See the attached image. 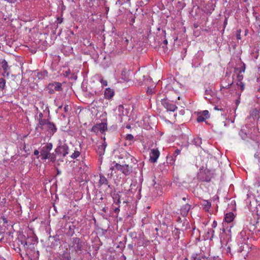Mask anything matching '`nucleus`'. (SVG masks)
<instances>
[{"instance_id":"obj_1","label":"nucleus","mask_w":260,"mask_h":260,"mask_svg":"<svg viewBox=\"0 0 260 260\" xmlns=\"http://www.w3.org/2000/svg\"><path fill=\"white\" fill-rule=\"evenodd\" d=\"M217 176L216 171L208 168L206 164L200 169L198 173V178L201 181L210 182L215 179Z\"/></svg>"},{"instance_id":"obj_14","label":"nucleus","mask_w":260,"mask_h":260,"mask_svg":"<svg viewBox=\"0 0 260 260\" xmlns=\"http://www.w3.org/2000/svg\"><path fill=\"white\" fill-rule=\"evenodd\" d=\"M159 156V152L158 150L152 149L150 152V160L152 162H155Z\"/></svg>"},{"instance_id":"obj_58","label":"nucleus","mask_w":260,"mask_h":260,"mask_svg":"<svg viewBox=\"0 0 260 260\" xmlns=\"http://www.w3.org/2000/svg\"><path fill=\"white\" fill-rule=\"evenodd\" d=\"M225 24L227 23L226 21L224 22Z\"/></svg>"},{"instance_id":"obj_45","label":"nucleus","mask_w":260,"mask_h":260,"mask_svg":"<svg viewBox=\"0 0 260 260\" xmlns=\"http://www.w3.org/2000/svg\"><path fill=\"white\" fill-rule=\"evenodd\" d=\"M214 110H220V111H222V110H223V108H219L218 107V106H215V107H214Z\"/></svg>"},{"instance_id":"obj_30","label":"nucleus","mask_w":260,"mask_h":260,"mask_svg":"<svg viewBox=\"0 0 260 260\" xmlns=\"http://www.w3.org/2000/svg\"><path fill=\"white\" fill-rule=\"evenodd\" d=\"M207 118L205 117L203 115L201 114H199L197 117V121L198 122H203Z\"/></svg>"},{"instance_id":"obj_39","label":"nucleus","mask_w":260,"mask_h":260,"mask_svg":"<svg viewBox=\"0 0 260 260\" xmlns=\"http://www.w3.org/2000/svg\"><path fill=\"white\" fill-rule=\"evenodd\" d=\"M64 111L66 113L68 112L69 111V107L68 105H65L63 108Z\"/></svg>"},{"instance_id":"obj_47","label":"nucleus","mask_w":260,"mask_h":260,"mask_svg":"<svg viewBox=\"0 0 260 260\" xmlns=\"http://www.w3.org/2000/svg\"><path fill=\"white\" fill-rule=\"evenodd\" d=\"M164 43L166 45L168 44V41L167 40H164Z\"/></svg>"},{"instance_id":"obj_12","label":"nucleus","mask_w":260,"mask_h":260,"mask_svg":"<svg viewBox=\"0 0 260 260\" xmlns=\"http://www.w3.org/2000/svg\"><path fill=\"white\" fill-rule=\"evenodd\" d=\"M73 245L72 247L76 250V252L81 251L82 250V242L79 238H74L72 240Z\"/></svg>"},{"instance_id":"obj_50","label":"nucleus","mask_w":260,"mask_h":260,"mask_svg":"<svg viewBox=\"0 0 260 260\" xmlns=\"http://www.w3.org/2000/svg\"><path fill=\"white\" fill-rule=\"evenodd\" d=\"M0 260H5V259L3 257L0 256Z\"/></svg>"},{"instance_id":"obj_24","label":"nucleus","mask_w":260,"mask_h":260,"mask_svg":"<svg viewBox=\"0 0 260 260\" xmlns=\"http://www.w3.org/2000/svg\"><path fill=\"white\" fill-rule=\"evenodd\" d=\"M191 260H207V259L205 256H202L194 254L192 255Z\"/></svg>"},{"instance_id":"obj_8","label":"nucleus","mask_w":260,"mask_h":260,"mask_svg":"<svg viewBox=\"0 0 260 260\" xmlns=\"http://www.w3.org/2000/svg\"><path fill=\"white\" fill-rule=\"evenodd\" d=\"M161 104L168 111L174 112L177 108L173 101L163 99L161 101Z\"/></svg>"},{"instance_id":"obj_53","label":"nucleus","mask_w":260,"mask_h":260,"mask_svg":"<svg viewBox=\"0 0 260 260\" xmlns=\"http://www.w3.org/2000/svg\"><path fill=\"white\" fill-rule=\"evenodd\" d=\"M62 108V106H60L58 107V109H61Z\"/></svg>"},{"instance_id":"obj_33","label":"nucleus","mask_w":260,"mask_h":260,"mask_svg":"<svg viewBox=\"0 0 260 260\" xmlns=\"http://www.w3.org/2000/svg\"><path fill=\"white\" fill-rule=\"evenodd\" d=\"M125 139L126 140L132 141L134 140V136L132 134H128L126 136Z\"/></svg>"},{"instance_id":"obj_56","label":"nucleus","mask_w":260,"mask_h":260,"mask_svg":"<svg viewBox=\"0 0 260 260\" xmlns=\"http://www.w3.org/2000/svg\"><path fill=\"white\" fill-rule=\"evenodd\" d=\"M120 200H119V199H118L117 203H120Z\"/></svg>"},{"instance_id":"obj_57","label":"nucleus","mask_w":260,"mask_h":260,"mask_svg":"<svg viewBox=\"0 0 260 260\" xmlns=\"http://www.w3.org/2000/svg\"><path fill=\"white\" fill-rule=\"evenodd\" d=\"M206 98L207 99V97H206ZM208 100H210V99H209V98H208Z\"/></svg>"},{"instance_id":"obj_54","label":"nucleus","mask_w":260,"mask_h":260,"mask_svg":"<svg viewBox=\"0 0 260 260\" xmlns=\"http://www.w3.org/2000/svg\"><path fill=\"white\" fill-rule=\"evenodd\" d=\"M183 260H188V259L187 258H185Z\"/></svg>"},{"instance_id":"obj_55","label":"nucleus","mask_w":260,"mask_h":260,"mask_svg":"<svg viewBox=\"0 0 260 260\" xmlns=\"http://www.w3.org/2000/svg\"><path fill=\"white\" fill-rule=\"evenodd\" d=\"M183 200L184 201H185V200H186V198H183Z\"/></svg>"},{"instance_id":"obj_20","label":"nucleus","mask_w":260,"mask_h":260,"mask_svg":"<svg viewBox=\"0 0 260 260\" xmlns=\"http://www.w3.org/2000/svg\"><path fill=\"white\" fill-rule=\"evenodd\" d=\"M38 124L37 126V128H40L41 129H43V126H46L47 124H48V123L49 121L47 119H38Z\"/></svg>"},{"instance_id":"obj_37","label":"nucleus","mask_w":260,"mask_h":260,"mask_svg":"<svg viewBox=\"0 0 260 260\" xmlns=\"http://www.w3.org/2000/svg\"><path fill=\"white\" fill-rule=\"evenodd\" d=\"M43 116V113L40 112V113H39L38 116V115L36 116V117L37 118V120H38V119H41V118L42 119Z\"/></svg>"},{"instance_id":"obj_10","label":"nucleus","mask_w":260,"mask_h":260,"mask_svg":"<svg viewBox=\"0 0 260 260\" xmlns=\"http://www.w3.org/2000/svg\"><path fill=\"white\" fill-rule=\"evenodd\" d=\"M107 147V144L105 142V138H104L103 141L101 143V144L99 145L97 153L99 156V160L102 161V157L104 155L105 151V149Z\"/></svg>"},{"instance_id":"obj_41","label":"nucleus","mask_w":260,"mask_h":260,"mask_svg":"<svg viewBox=\"0 0 260 260\" xmlns=\"http://www.w3.org/2000/svg\"><path fill=\"white\" fill-rule=\"evenodd\" d=\"M39 153H40V151H39L38 150H35L34 152V155L38 156H39Z\"/></svg>"},{"instance_id":"obj_34","label":"nucleus","mask_w":260,"mask_h":260,"mask_svg":"<svg viewBox=\"0 0 260 260\" xmlns=\"http://www.w3.org/2000/svg\"><path fill=\"white\" fill-rule=\"evenodd\" d=\"M202 115H203L205 117L208 118L209 117V112L207 110H204L203 111L202 113H201Z\"/></svg>"},{"instance_id":"obj_27","label":"nucleus","mask_w":260,"mask_h":260,"mask_svg":"<svg viewBox=\"0 0 260 260\" xmlns=\"http://www.w3.org/2000/svg\"><path fill=\"white\" fill-rule=\"evenodd\" d=\"M20 242L21 243V245L24 248H27V246L30 244V243L27 241L26 240H20Z\"/></svg>"},{"instance_id":"obj_52","label":"nucleus","mask_w":260,"mask_h":260,"mask_svg":"<svg viewBox=\"0 0 260 260\" xmlns=\"http://www.w3.org/2000/svg\"><path fill=\"white\" fill-rule=\"evenodd\" d=\"M146 2H150L151 0H145Z\"/></svg>"},{"instance_id":"obj_36","label":"nucleus","mask_w":260,"mask_h":260,"mask_svg":"<svg viewBox=\"0 0 260 260\" xmlns=\"http://www.w3.org/2000/svg\"><path fill=\"white\" fill-rule=\"evenodd\" d=\"M240 33H241V30H238L236 34V37L238 40L241 39Z\"/></svg>"},{"instance_id":"obj_40","label":"nucleus","mask_w":260,"mask_h":260,"mask_svg":"<svg viewBox=\"0 0 260 260\" xmlns=\"http://www.w3.org/2000/svg\"><path fill=\"white\" fill-rule=\"evenodd\" d=\"M217 225V223L215 220H214L212 224V227L213 228H215Z\"/></svg>"},{"instance_id":"obj_18","label":"nucleus","mask_w":260,"mask_h":260,"mask_svg":"<svg viewBox=\"0 0 260 260\" xmlns=\"http://www.w3.org/2000/svg\"><path fill=\"white\" fill-rule=\"evenodd\" d=\"M190 206L188 204H186L183 205V206H182V207L181 208V209H180V212H181V214H182V215L183 216H186L187 214H188L189 210H190Z\"/></svg>"},{"instance_id":"obj_49","label":"nucleus","mask_w":260,"mask_h":260,"mask_svg":"<svg viewBox=\"0 0 260 260\" xmlns=\"http://www.w3.org/2000/svg\"><path fill=\"white\" fill-rule=\"evenodd\" d=\"M131 161L133 162L134 161V159H135V158L134 157H133L132 156H131Z\"/></svg>"},{"instance_id":"obj_25","label":"nucleus","mask_w":260,"mask_h":260,"mask_svg":"<svg viewBox=\"0 0 260 260\" xmlns=\"http://www.w3.org/2000/svg\"><path fill=\"white\" fill-rule=\"evenodd\" d=\"M193 143L195 145L199 146L202 144V140L200 138H194Z\"/></svg>"},{"instance_id":"obj_21","label":"nucleus","mask_w":260,"mask_h":260,"mask_svg":"<svg viewBox=\"0 0 260 260\" xmlns=\"http://www.w3.org/2000/svg\"><path fill=\"white\" fill-rule=\"evenodd\" d=\"M234 214L232 212H229L225 215L224 220L226 223H231L234 219Z\"/></svg>"},{"instance_id":"obj_22","label":"nucleus","mask_w":260,"mask_h":260,"mask_svg":"<svg viewBox=\"0 0 260 260\" xmlns=\"http://www.w3.org/2000/svg\"><path fill=\"white\" fill-rule=\"evenodd\" d=\"M238 79V82L237 83V85L238 86H240L241 91H243L245 88V85L241 81L243 77L242 76L238 75L237 76Z\"/></svg>"},{"instance_id":"obj_48","label":"nucleus","mask_w":260,"mask_h":260,"mask_svg":"<svg viewBox=\"0 0 260 260\" xmlns=\"http://www.w3.org/2000/svg\"><path fill=\"white\" fill-rule=\"evenodd\" d=\"M180 114H181L183 115V114H184V111L181 110V111H180Z\"/></svg>"},{"instance_id":"obj_19","label":"nucleus","mask_w":260,"mask_h":260,"mask_svg":"<svg viewBox=\"0 0 260 260\" xmlns=\"http://www.w3.org/2000/svg\"><path fill=\"white\" fill-rule=\"evenodd\" d=\"M114 94V92L113 89H111L110 88L106 89L104 92V96L106 99H110L113 96Z\"/></svg>"},{"instance_id":"obj_42","label":"nucleus","mask_w":260,"mask_h":260,"mask_svg":"<svg viewBox=\"0 0 260 260\" xmlns=\"http://www.w3.org/2000/svg\"><path fill=\"white\" fill-rule=\"evenodd\" d=\"M147 92L149 94H152L153 93L152 89L148 87L147 90Z\"/></svg>"},{"instance_id":"obj_46","label":"nucleus","mask_w":260,"mask_h":260,"mask_svg":"<svg viewBox=\"0 0 260 260\" xmlns=\"http://www.w3.org/2000/svg\"><path fill=\"white\" fill-rule=\"evenodd\" d=\"M240 103V99H238L236 101V104L237 106H238Z\"/></svg>"},{"instance_id":"obj_13","label":"nucleus","mask_w":260,"mask_h":260,"mask_svg":"<svg viewBox=\"0 0 260 260\" xmlns=\"http://www.w3.org/2000/svg\"><path fill=\"white\" fill-rule=\"evenodd\" d=\"M107 129V124L106 123L102 122L96 124L92 128V131L94 132L101 133L104 132Z\"/></svg>"},{"instance_id":"obj_17","label":"nucleus","mask_w":260,"mask_h":260,"mask_svg":"<svg viewBox=\"0 0 260 260\" xmlns=\"http://www.w3.org/2000/svg\"><path fill=\"white\" fill-rule=\"evenodd\" d=\"M201 205L206 211H208L211 208V204L208 201L204 200L201 202Z\"/></svg>"},{"instance_id":"obj_38","label":"nucleus","mask_w":260,"mask_h":260,"mask_svg":"<svg viewBox=\"0 0 260 260\" xmlns=\"http://www.w3.org/2000/svg\"><path fill=\"white\" fill-rule=\"evenodd\" d=\"M101 82L102 85H103V86H106L107 85V81H106V80H104L103 79H101Z\"/></svg>"},{"instance_id":"obj_44","label":"nucleus","mask_w":260,"mask_h":260,"mask_svg":"<svg viewBox=\"0 0 260 260\" xmlns=\"http://www.w3.org/2000/svg\"><path fill=\"white\" fill-rule=\"evenodd\" d=\"M255 157L260 158V151H257L254 155Z\"/></svg>"},{"instance_id":"obj_4","label":"nucleus","mask_w":260,"mask_h":260,"mask_svg":"<svg viewBox=\"0 0 260 260\" xmlns=\"http://www.w3.org/2000/svg\"><path fill=\"white\" fill-rule=\"evenodd\" d=\"M246 233L245 231H242L238 236V239L239 242L241 243V246H240L238 251L240 252L244 251V249L247 248L249 249L248 245L246 244L247 241L248 240V237L246 236Z\"/></svg>"},{"instance_id":"obj_31","label":"nucleus","mask_w":260,"mask_h":260,"mask_svg":"<svg viewBox=\"0 0 260 260\" xmlns=\"http://www.w3.org/2000/svg\"><path fill=\"white\" fill-rule=\"evenodd\" d=\"M80 153L78 151H75L71 155L72 158H76L80 155Z\"/></svg>"},{"instance_id":"obj_23","label":"nucleus","mask_w":260,"mask_h":260,"mask_svg":"<svg viewBox=\"0 0 260 260\" xmlns=\"http://www.w3.org/2000/svg\"><path fill=\"white\" fill-rule=\"evenodd\" d=\"M214 236V231L213 229H209L206 233V238L212 240Z\"/></svg>"},{"instance_id":"obj_2","label":"nucleus","mask_w":260,"mask_h":260,"mask_svg":"<svg viewBox=\"0 0 260 260\" xmlns=\"http://www.w3.org/2000/svg\"><path fill=\"white\" fill-rule=\"evenodd\" d=\"M222 232L223 233L221 234L220 237L221 246L229 252L230 251V246L229 245V243L231 240V230L228 227H226V229L223 227Z\"/></svg>"},{"instance_id":"obj_43","label":"nucleus","mask_w":260,"mask_h":260,"mask_svg":"<svg viewBox=\"0 0 260 260\" xmlns=\"http://www.w3.org/2000/svg\"><path fill=\"white\" fill-rule=\"evenodd\" d=\"M57 23H61L62 22V18L58 17L57 19Z\"/></svg>"},{"instance_id":"obj_7","label":"nucleus","mask_w":260,"mask_h":260,"mask_svg":"<svg viewBox=\"0 0 260 260\" xmlns=\"http://www.w3.org/2000/svg\"><path fill=\"white\" fill-rule=\"evenodd\" d=\"M114 168L117 170H119L126 175H128L131 171V168L126 164H123L122 165L120 164H115L114 167H111V169L113 170Z\"/></svg>"},{"instance_id":"obj_26","label":"nucleus","mask_w":260,"mask_h":260,"mask_svg":"<svg viewBox=\"0 0 260 260\" xmlns=\"http://www.w3.org/2000/svg\"><path fill=\"white\" fill-rule=\"evenodd\" d=\"M6 86V81L3 78H0V90H3Z\"/></svg>"},{"instance_id":"obj_5","label":"nucleus","mask_w":260,"mask_h":260,"mask_svg":"<svg viewBox=\"0 0 260 260\" xmlns=\"http://www.w3.org/2000/svg\"><path fill=\"white\" fill-rule=\"evenodd\" d=\"M0 73L4 77H8L10 75V67L5 59L0 60Z\"/></svg>"},{"instance_id":"obj_51","label":"nucleus","mask_w":260,"mask_h":260,"mask_svg":"<svg viewBox=\"0 0 260 260\" xmlns=\"http://www.w3.org/2000/svg\"><path fill=\"white\" fill-rule=\"evenodd\" d=\"M257 70L258 72H260V65L258 67Z\"/></svg>"},{"instance_id":"obj_29","label":"nucleus","mask_w":260,"mask_h":260,"mask_svg":"<svg viewBox=\"0 0 260 260\" xmlns=\"http://www.w3.org/2000/svg\"><path fill=\"white\" fill-rule=\"evenodd\" d=\"M56 155L54 153H50L48 156V159L50 161L54 162L55 160Z\"/></svg>"},{"instance_id":"obj_32","label":"nucleus","mask_w":260,"mask_h":260,"mask_svg":"<svg viewBox=\"0 0 260 260\" xmlns=\"http://www.w3.org/2000/svg\"><path fill=\"white\" fill-rule=\"evenodd\" d=\"M38 76L39 79L44 78V77L47 76V73L46 72L40 73L38 74Z\"/></svg>"},{"instance_id":"obj_6","label":"nucleus","mask_w":260,"mask_h":260,"mask_svg":"<svg viewBox=\"0 0 260 260\" xmlns=\"http://www.w3.org/2000/svg\"><path fill=\"white\" fill-rule=\"evenodd\" d=\"M55 152L63 156H66L69 153L68 146L65 143L59 141L58 145L55 149Z\"/></svg>"},{"instance_id":"obj_28","label":"nucleus","mask_w":260,"mask_h":260,"mask_svg":"<svg viewBox=\"0 0 260 260\" xmlns=\"http://www.w3.org/2000/svg\"><path fill=\"white\" fill-rule=\"evenodd\" d=\"M180 150L179 149H176L175 151L173 156H171L169 157L170 158H171L170 160L175 161L176 159L174 157H176L180 153Z\"/></svg>"},{"instance_id":"obj_3","label":"nucleus","mask_w":260,"mask_h":260,"mask_svg":"<svg viewBox=\"0 0 260 260\" xmlns=\"http://www.w3.org/2000/svg\"><path fill=\"white\" fill-rule=\"evenodd\" d=\"M52 147L53 145L51 143L45 144L44 146H43L40 150V154L39 156H37V157H40L42 160L45 161L47 159L48 156L50 153V152L52 150Z\"/></svg>"},{"instance_id":"obj_15","label":"nucleus","mask_w":260,"mask_h":260,"mask_svg":"<svg viewBox=\"0 0 260 260\" xmlns=\"http://www.w3.org/2000/svg\"><path fill=\"white\" fill-rule=\"evenodd\" d=\"M46 127L48 132L52 135L54 134L57 131V128L55 124L49 121Z\"/></svg>"},{"instance_id":"obj_11","label":"nucleus","mask_w":260,"mask_h":260,"mask_svg":"<svg viewBox=\"0 0 260 260\" xmlns=\"http://www.w3.org/2000/svg\"><path fill=\"white\" fill-rule=\"evenodd\" d=\"M226 77L228 78L222 81L221 87L223 88H229L233 84V77H230L228 73H226Z\"/></svg>"},{"instance_id":"obj_35","label":"nucleus","mask_w":260,"mask_h":260,"mask_svg":"<svg viewBox=\"0 0 260 260\" xmlns=\"http://www.w3.org/2000/svg\"><path fill=\"white\" fill-rule=\"evenodd\" d=\"M240 135L243 139H245L247 138V134L245 133H244L243 129H242L240 132Z\"/></svg>"},{"instance_id":"obj_9","label":"nucleus","mask_w":260,"mask_h":260,"mask_svg":"<svg viewBox=\"0 0 260 260\" xmlns=\"http://www.w3.org/2000/svg\"><path fill=\"white\" fill-rule=\"evenodd\" d=\"M47 88L49 93L52 94L54 93L55 91H59L61 90L62 84L59 82H54L49 83L47 86Z\"/></svg>"},{"instance_id":"obj_16","label":"nucleus","mask_w":260,"mask_h":260,"mask_svg":"<svg viewBox=\"0 0 260 260\" xmlns=\"http://www.w3.org/2000/svg\"><path fill=\"white\" fill-rule=\"evenodd\" d=\"M103 185H106L108 187H110V185L108 184V181L107 178L103 175H100V179L98 182V186H101Z\"/></svg>"},{"instance_id":"obj_59","label":"nucleus","mask_w":260,"mask_h":260,"mask_svg":"<svg viewBox=\"0 0 260 260\" xmlns=\"http://www.w3.org/2000/svg\"><path fill=\"white\" fill-rule=\"evenodd\" d=\"M178 99L179 100L180 99V96H178Z\"/></svg>"}]
</instances>
